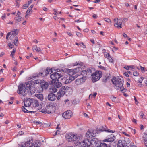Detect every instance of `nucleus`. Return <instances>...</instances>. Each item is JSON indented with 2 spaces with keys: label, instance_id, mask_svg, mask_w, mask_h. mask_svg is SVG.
Masks as SVG:
<instances>
[{
  "label": "nucleus",
  "instance_id": "nucleus-1",
  "mask_svg": "<svg viewBox=\"0 0 147 147\" xmlns=\"http://www.w3.org/2000/svg\"><path fill=\"white\" fill-rule=\"evenodd\" d=\"M28 90L31 94L35 93V87L30 81L20 84L18 87V93L24 96L28 93Z\"/></svg>",
  "mask_w": 147,
  "mask_h": 147
},
{
  "label": "nucleus",
  "instance_id": "nucleus-2",
  "mask_svg": "<svg viewBox=\"0 0 147 147\" xmlns=\"http://www.w3.org/2000/svg\"><path fill=\"white\" fill-rule=\"evenodd\" d=\"M122 78H114L112 79L113 83L114 85L115 88L117 89H120L121 92L125 90L123 87L124 81Z\"/></svg>",
  "mask_w": 147,
  "mask_h": 147
},
{
  "label": "nucleus",
  "instance_id": "nucleus-3",
  "mask_svg": "<svg viewBox=\"0 0 147 147\" xmlns=\"http://www.w3.org/2000/svg\"><path fill=\"white\" fill-rule=\"evenodd\" d=\"M70 88L67 86H65L61 88L57 94V98L58 100L60 99V98L66 93L69 92Z\"/></svg>",
  "mask_w": 147,
  "mask_h": 147
},
{
  "label": "nucleus",
  "instance_id": "nucleus-4",
  "mask_svg": "<svg viewBox=\"0 0 147 147\" xmlns=\"http://www.w3.org/2000/svg\"><path fill=\"white\" fill-rule=\"evenodd\" d=\"M65 137L68 141H72L74 142L75 144L76 142H78L80 140V137L77 136L76 135H74L72 133L66 134Z\"/></svg>",
  "mask_w": 147,
  "mask_h": 147
},
{
  "label": "nucleus",
  "instance_id": "nucleus-5",
  "mask_svg": "<svg viewBox=\"0 0 147 147\" xmlns=\"http://www.w3.org/2000/svg\"><path fill=\"white\" fill-rule=\"evenodd\" d=\"M92 80L93 82L98 81L102 76V72L100 71H97L93 74H92Z\"/></svg>",
  "mask_w": 147,
  "mask_h": 147
},
{
  "label": "nucleus",
  "instance_id": "nucleus-6",
  "mask_svg": "<svg viewBox=\"0 0 147 147\" xmlns=\"http://www.w3.org/2000/svg\"><path fill=\"white\" fill-rule=\"evenodd\" d=\"M80 140L75 144L76 146L79 147H88L90 145V143L88 139H85L82 141L80 142Z\"/></svg>",
  "mask_w": 147,
  "mask_h": 147
},
{
  "label": "nucleus",
  "instance_id": "nucleus-7",
  "mask_svg": "<svg viewBox=\"0 0 147 147\" xmlns=\"http://www.w3.org/2000/svg\"><path fill=\"white\" fill-rule=\"evenodd\" d=\"M58 72V71L57 72H54L50 75V78L52 79V80H54V81L58 80L62 76L61 74Z\"/></svg>",
  "mask_w": 147,
  "mask_h": 147
},
{
  "label": "nucleus",
  "instance_id": "nucleus-8",
  "mask_svg": "<svg viewBox=\"0 0 147 147\" xmlns=\"http://www.w3.org/2000/svg\"><path fill=\"white\" fill-rule=\"evenodd\" d=\"M62 116L65 119H69L72 116V113L70 110H67L62 114Z\"/></svg>",
  "mask_w": 147,
  "mask_h": 147
},
{
  "label": "nucleus",
  "instance_id": "nucleus-9",
  "mask_svg": "<svg viewBox=\"0 0 147 147\" xmlns=\"http://www.w3.org/2000/svg\"><path fill=\"white\" fill-rule=\"evenodd\" d=\"M53 108L54 106L53 105L50 104H47L45 109L46 111H44V113H51V111L53 110Z\"/></svg>",
  "mask_w": 147,
  "mask_h": 147
},
{
  "label": "nucleus",
  "instance_id": "nucleus-10",
  "mask_svg": "<svg viewBox=\"0 0 147 147\" xmlns=\"http://www.w3.org/2000/svg\"><path fill=\"white\" fill-rule=\"evenodd\" d=\"M86 80L83 77L78 78L76 79L74 81L75 84L76 85H80L82 84Z\"/></svg>",
  "mask_w": 147,
  "mask_h": 147
},
{
  "label": "nucleus",
  "instance_id": "nucleus-11",
  "mask_svg": "<svg viewBox=\"0 0 147 147\" xmlns=\"http://www.w3.org/2000/svg\"><path fill=\"white\" fill-rule=\"evenodd\" d=\"M79 70L78 68H76L74 69H69L68 73L70 76H74V75L77 73Z\"/></svg>",
  "mask_w": 147,
  "mask_h": 147
},
{
  "label": "nucleus",
  "instance_id": "nucleus-12",
  "mask_svg": "<svg viewBox=\"0 0 147 147\" xmlns=\"http://www.w3.org/2000/svg\"><path fill=\"white\" fill-rule=\"evenodd\" d=\"M78 74H76L75 76H70L68 79H67L64 82L65 84H67L74 80L78 76Z\"/></svg>",
  "mask_w": 147,
  "mask_h": 147
},
{
  "label": "nucleus",
  "instance_id": "nucleus-13",
  "mask_svg": "<svg viewBox=\"0 0 147 147\" xmlns=\"http://www.w3.org/2000/svg\"><path fill=\"white\" fill-rule=\"evenodd\" d=\"M50 84H54V87L57 88H59L62 85L61 83L58 80L55 81L52 80Z\"/></svg>",
  "mask_w": 147,
  "mask_h": 147
},
{
  "label": "nucleus",
  "instance_id": "nucleus-14",
  "mask_svg": "<svg viewBox=\"0 0 147 147\" xmlns=\"http://www.w3.org/2000/svg\"><path fill=\"white\" fill-rule=\"evenodd\" d=\"M115 138V137L113 135H112L111 136L110 138H109L107 139H105V140L107 141L108 143L109 142H111L109 144H108L109 147H111V145L113 143V141H114Z\"/></svg>",
  "mask_w": 147,
  "mask_h": 147
},
{
  "label": "nucleus",
  "instance_id": "nucleus-15",
  "mask_svg": "<svg viewBox=\"0 0 147 147\" xmlns=\"http://www.w3.org/2000/svg\"><path fill=\"white\" fill-rule=\"evenodd\" d=\"M57 98V96H56L55 94L53 93H49L48 96V99L49 100L54 101Z\"/></svg>",
  "mask_w": 147,
  "mask_h": 147
},
{
  "label": "nucleus",
  "instance_id": "nucleus-16",
  "mask_svg": "<svg viewBox=\"0 0 147 147\" xmlns=\"http://www.w3.org/2000/svg\"><path fill=\"white\" fill-rule=\"evenodd\" d=\"M42 71H43V72L41 71L39 73L36 74V76H34L35 77H39L46 76L47 75V74L45 70L44 69V70H43L42 69Z\"/></svg>",
  "mask_w": 147,
  "mask_h": 147
},
{
  "label": "nucleus",
  "instance_id": "nucleus-17",
  "mask_svg": "<svg viewBox=\"0 0 147 147\" xmlns=\"http://www.w3.org/2000/svg\"><path fill=\"white\" fill-rule=\"evenodd\" d=\"M32 99L28 98L26 101H25L24 103V106L29 107L30 105H32Z\"/></svg>",
  "mask_w": 147,
  "mask_h": 147
},
{
  "label": "nucleus",
  "instance_id": "nucleus-18",
  "mask_svg": "<svg viewBox=\"0 0 147 147\" xmlns=\"http://www.w3.org/2000/svg\"><path fill=\"white\" fill-rule=\"evenodd\" d=\"M94 131L90 129L88 130L86 134V136L88 138H90L91 136H94Z\"/></svg>",
  "mask_w": 147,
  "mask_h": 147
},
{
  "label": "nucleus",
  "instance_id": "nucleus-19",
  "mask_svg": "<svg viewBox=\"0 0 147 147\" xmlns=\"http://www.w3.org/2000/svg\"><path fill=\"white\" fill-rule=\"evenodd\" d=\"M32 105L34 107H37L39 105L38 102L36 100L32 99Z\"/></svg>",
  "mask_w": 147,
  "mask_h": 147
},
{
  "label": "nucleus",
  "instance_id": "nucleus-20",
  "mask_svg": "<svg viewBox=\"0 0 147 147\" xmlns=\"http://www.w3.org/2000/svg\"><path fill=\"white\" fill-rule=\"evenodd\" d=\"M41 86L43 89H47L48 87V83L43 81L41 84Z\"/></svg>",
  "mask_w": 147,
  "mask_h": 147
},
{
  "label": "nucleus",
  "instance_id": "nucleus-21",
  "mask_svg": "<svg viewBox=\"0 0 147 147\" xmlns=\"http://www.w3.org/2000/svg\"><path fill=\"white\" fill-rule=\"evenodd\" d=\"M107 127L105 126H102L101 127V128L100 129H97V131L98 133H100L101 132H102L103 131H105V130H107L106 128Z\"/></svg>",
  "mask_w": 147,
  "mask_h": 147
},
{
  "label": "nucleus",
  "instance_id": "nucleus-22",
  "mask_svg": "<svg viewBox=\"0 0 147 147\" xmlns=\"http://www.w3.org/2000/svg\"><path fill=\"white\" fill-rule=\"evenodd\" d=\"M35 97H37L41 101L43 100V97L42 94H35Z\"/></svg>",
  "mask_w": 147,
  "mask_h": 147
},
{
  "label": "nucleus",
  "instance_id": "nucleus-23",
  "mask_svg": "<svg viewBox=\"0 0 147 147\" xmlns=\"http://www.w3.org/2000/svg\"><path fill=\"white\" fill-rule=\"evenodd\" d=\"M40 145V142L36 141L35 144L33 143L31 145L28 147H38Z\"/></svg>",
  "mask_w": 147,
  "mask_h": 147
},
{
  "label": "nucleus",
  "instance_id": "nucleus-24",
  "mask_svg": "<svg viewBox=\"0 0 147 147\" xmlns=\"http://www.w3.org/2000/svg\"><path fill=\"white\" fill-rule=\"evenodd\" d=\"M97 142L98 141L95 138H94L90 142V144H91L93 146H94L95 144H96L97 143Z\"/></svg>",
  "mask_w": 147,
  "mask_h": 147
},
{
  "label": "nucleus",
  "instance_id": "nucleus-25",
  "mask_svg": "<svg viewBox=\"0 0 147 147\" xmlns=\"http://www.w3.org/2000/svg\"><path fill=\"white\" fill-rule=\"evenodd\" d=\"M32 49L33 51L34 52L35 50L37 52H38L41 50L40 48L39 47H38L36 45L34 46L33 47Z\"/></svg>",
  "mask_w": 147,
  "mask_h": 147
},
{
  "label": "nucleus",
  "instance_id": "nucleus-26",
  "mask_svg": "<svg viewBox=\"0 0 147 147\" xmlns=\"http://www.w3.org/2000/svg\"><path fill=\"white\" fill-rule=\"evenodd\" d=\"M124 145L121 140H119L117 147H124Z\"/></svg>",
  "mask_w": 147,
  "mask_h": 147
},
{
  "label": "nucleus",
  "instance_id": "nucleus-27",
  "mask_svg": "<svg viewBox=\"0 0 147 147\" xmlns=\"http://www.w3.org/2000/svg\"><path fill=\"white\" fill-rule=\"evenodd\" d=\"M29 142H22L21 144V147H25L28 146L29 144Z\"/></svg>",
  "mask_w": 147,
  "mask_h": 147
},
{
  "label": "nucleus",
  "instance_id": "nucleus-28",
  "mask_svg": "<svg viewBox=\"0 0 147 147\" xmlns=\"http://www.w3.org/2000/svg\"><path fill=\"white\" fill-rule=\"evenodd\" d=\"M22 17L20 16H17L15 18V22H18L21 20Z\"/></svg>",
  "mask_w": 147,
  "mask_h": 147
},
{
  "label": "nucleus",
  "instance_id": "nucleus-29",
  "mask_svg": "<svg viewBox=\"0 0 147 147\" xmlns=\"http://www.w3.org/2000/svg\"><path fill=\"white\" fill-rule=\"evenodd\" d=\"M11 33L10 35H13L14 36H15L16 35H17L18 34V32H17V30L16 29L14 31H12L11 32H10Z\"/></svg>",
  "mask_w": 147,
  "mask_h": 147
},
{
  "label": "nucleus",
  "instance_id": "nucleus-30",
  "mask_svg": "<svg viewBox=\"0 0 147 147\" xmlns=\"http://www.w3.org/2000/svg\"><path fill=\"white\" fill-rule=\"evenodd\" d=\"M43 81L41 80H38L34 81V83L35 84H41Z\"/></svg>",
  "mask_w": 147,
  "mask_h": 147
},
{
  "label": "nucleus",
  "instance_id": "nucleus-31",
  "mask_svg": "<svg viewBox=\"0 0 147 147\" xmlns=\"http://www.w3.org/2000/svg\"><path fill=\"white\" fill-rule=\"evenodd\" d=\"M45 71L47 74V75L49 74H51V73H53L52 69H50L47 68L45 69Z\"/></svg>",
  "mask_w": 147,
  "mask_h": 147
},
{
  "label": "nucleus",
  "instance_id": "nucleus-32",
  "mask_svg": "<svg viewBox=\"0 0 147 147\" xmlns=\"http://www.w3.org/2000/svg\"><path fill=\"white\" fill-rule=\"evenodd\" d=\"M93 69L92 68H88L87 69L86 71L87 72L88 76H89L90 74L92 73V70H93Z\"/></svg>",
  "mask_w": 147,
  "mask_h": 147
},
{
  "label": "nucleus",
  "instance_id": "nucleus-33",
  "mask_svg": "<svg viewBox=\"0 0 147 147\" xmlns=\"http://www.w3.org/2000/svg\"><path fill=\"white\" fill-rule=\"evenodd\" d=\"M143 138L145 142L147 140V130L144 133V134L143 136Z\"/></svg>",
  "mask_w": 147,
  "mask_h": 147
},
{
  "label": "nucleus",
  "instance_id": "nucleus-34",
  "mask_svg": "<svg viewBox=\"0 0 147 147\" xmlns=\"http://www.w3.org/2000/svg\"><path fill=\"white\" fill-rule=\"evenodd\" d=\"M99 147H109L108 144L104 143H101L99 146Z\"/></svg>",
  "mask_w": 147,
  "mask_h": 147
},
{
  "label": "nucleus",
  "instance_id": "nucleus-35",
  "mask_svg": "<svg viewBox=\"0 0 147 147\" xmlns=\"http://www.w3.org/2000/svg\"><path fill=\"white\" fill-rule=\"evenodd\" d=\"M81 74L82 75H83L84 76H88L86 70H83ZM86 77H87L88 76Z\"/></svg>",
  "mask_w": 147,
  "mask_h": 147
},
{
  "label": "nucleus",
  "instance_id": "nucleus-36",
  "mask_svg": "<svg viewBox=\"0 0 147 147\" xmlns=\"http://www.w3.org/2000/svg\"><path fill=\"white\" fill-rule=\"evenodd\" d=\"M114 22H115V24H114V26H118V24L119 23V22H120V21L118 20H117L116 19H115L114 20Z\"/></svg>",
  "mask_w": 147,
  "mask_h": 147
},
{
  "label": "nucleus",
  "instance_id": "nucleus-37",
  "mask_svg": "<svg viewBox=\"0 0 147 147\" xmlns=\"http://www.w3.org/2000/svg\"><path fill=\"white\" fill-rule=\"evenodd\" d=\"M55 87H54V88H52L51 89V92H52L53 93H55L56 92H57V89L55 88Z\"/></svg>",
  "mask_w": 147,
  "mask_h": 147
},
{
  "label": "nucleus",
  "instance_id": "nucleus-38",
  "mask_svg": "<svg viewBox=\"0 0 147 147\" xmlns=\"http://www.w3.org/2000/svg\"><path fill=\"white\" fill-rule=\"evenodd\" d=\"M18 40V38L16 36L15 37V39L14 41V44L16 46L17 45V42Z\"/></svg>",
  "mask_w": 147,
  "mask_h": 147
},
{
  "label": "nucleus",
  "instance_id": "nucleus-39",
  "mask_svg": "<svg viewBox=\"0 0 147 147\" xmlns=\"http://www.w3.org/2000/svg\"><path fill=\"white\" fill-rule=\"evenodd\" d=\"M22 111L24 113H26L27 112H28V110L25 108L24 106H22Z\"/></svg>",
  "mask_w": 147,
  "mask_h": 147
},
{
  "label": "nucleus",
  "instance_id": "nucleus-40",
  "mask_svg": "<svg viewBox=\"0 0 147 147\" xmlns=\"http://www.w3.org/2000/svg\"><path fill=\"white\" fill-rule=\"evenodd\" d=\"M16 50L15 49H13L12 51L11 52V56L12 57H13V56L14 55V54L15 53V51H16Z\"/></svg>",
  "mask_w": 147,
  "mask_h": 147
},
{
  "label": "nucleus",
  "instance_id": "nucleus-41",
  "mask_svg": "<svg viewBox=\"0 0 147 147\" xmlns=\"http://www.w3.org/2000/svg\"><path fill=\"white\" fill-rule=\"evenodd\" d=\"M122 24V22L121 21H120V22H119V23L118 24V26H117V28H121L122 27L121 26Z\"/></svg>",
  "mask_w": 147,
  "mask_h": 147
},
{
  "label": "nucleus",
  "instance_id": "nucleus-42",
  "mask_svg": "<svg viewBox=\"0 0 147 147\" xmlns=\"http://www.w3.org/2000/svg\"><path fill=\"white\" fill-rule=\"evenodd\" d=\"M133 75L134 76H138L139 74L137 71H135L133 72Z\"/></svg>",
  "mask_w": 147,
  "mask_h": 147
},
{
  "label": "nucleus",
  "instance_id": "nucleus-43",
  "mask_svg": "<svg viewBox=\"0 0 147 147\" xmlns=\"http://www.w3.org/2000/svg\"><path fill=\"white\" fill-rule=\"evenodd\" d=\"M107 58L109 60L110 62H113V60L110 55L109 56H108Z\"/></svg>",
  "mask_w": 147,
  "mask_h": 147
},
{
  "label": "nucleus",
  "instance_id": "nucleus-44",
  "mask_svg": "<svg viewBox=\"0 0 147 147\" xmlns=\"http://www.w3.org/2000/svg\"><path fill=\"white\" fill-rule=\"evenodd\" d=\"M131 67V66H126L124 67V68L127 70H129L130 69V68Z\"/></svg>",
  "mask_w": 147,
  "mask_h": 147
},
{
  "label": "nucleus",
  "instance_id": "nucleus-45",
  "mask_svg": "<svg viewBox=\"0 0 147 147\" xmlns=\"http://www.w3.org/2000/svg\"><path fill=\"white\" fill-rule=\"evenodd\" d=\"M97 95V93L96 92L94 93L92 95L91 94H90L89 96V98H90L91 96H94V97H95Z\"/></svg>",
  "mask_w": 147,
  "mask_h": 147
},
{
  "label": "nucleus",
  "instance_id": "nucleus-46",
  "mask_svg": "<svg viewBox=\"0 0 147 147\" xmlns=\"http://www.w3.org/2000/svg\"><path fill=\"white\" fill-rule=\"evenodd\" d=\"M28 6V4H26L23 5L22 7L23 8L26 9L27 8Z\"/></svg>",
  "mask_w": 147,
  "mask_h": 147
},
{
  "label": "nucleus",
  "instance_id": "nucleus-47",
  "mask_svg": "<svg viewBox=\"0 0 147 147\" xmlns=\"http://www.w3.org/2000/svg\"><path fill=\"white\" fill-rule=\"evenodd\" d=\"M144 79L143 77H141V78L139 79L138 82L140 83H141L143 81V80Z\"/></svg>",
  "mask_w": 147,
  "mask_h": 147
},
{
  "label": "nucleus",
  "instance_id": "nucleus-48",
  "mask_svg": "<svg viewBox=\"0 0 147 147\" xmlns=\"http://www.w3.org/2000/svg\"><path fill=\"white\" fill-rule=\"evenodd\" d=\"M104 20L106 22L109 23L111 22V20L109 18H105Z\"/></svg>",
  "mask_w": 147,
  "mask_h": 147
},
{
  "label": "nucleus",
  "instance_id": "nucleus-49",
  "mask_svg": "<svg viewBox=\"0 0 147 147\" xmlns=\"http://www.w3.org/2000/svg\"><path fill=\"white\" fill-rule=\"evenodd\" d=\"M76 35L79 37H81L82 36V35L79 32H78L76 33Z\"/></svg>",
  "mask_w": 147,
  "mask_h": 147
},
{
  "label": "nucleus",
  "instance_id": "nucleus-50",
  "mask_svg": "<svg viewBox=\"0 0 147 147\" xmlns=\"http://www.w3.org/2000/svg\"><path fill=\"white\" fill-rule=\"evenodd\" d=\"M109 56L110 55L109 54L107 53H106L104 54V56L106 58H107V57Z\"/></svg>",
  "mask_w": 147,
  "mask_h": 147
},
{
  "label": "nucleus",
  "instance_id": "nucleus-51",
  "mask_svg": "<svg viewBox=\"0 0 147 147\" xmlns=\"http://www.w3.org/2000/svg\"><path fill=\"white\" fill-rule=\"evenodd\" d=\"M98 67L100 69H102V70H105L106 69V68L105 67H104L103 66H102L101 65L99 66H98Z\"/></svg>",
  "mask_w": 147,
  "mask_h": 147
},
{
  "label": "nucleus",
  "instance_id": "nucleus-52",
  "mask_svg": "<svg viewBox=\"0 0 147 147\" xmlns=\"http://www.w3.org/2000/svg\"><path fill=\"white\" fill-rule=\"evenodd\" d=\"M32 10L31 9H30V8H28L27 11H26V13L27 14H28L31 11H32Z\"/></svg>",
  "mask_w": 147,
  "mask_h": 147
},
{
  "label": "nucleus",
  "instance_id": "nucleus-53",
  "mask_svg": "<svg viewBox=\"0 0 147 147\" xmlns=\"http://www.w3.org/2000/svg\"><path fill=\"white\" fill-rule=\"evenodd\" d=\"M106 132H110V133H114L115 132V131H113V130H111L110 129H108L107 130H105Z\"/></svg>",
  "mask_w": 147,
  "mask_h": 147
},
{
  "label": "nucleus",
  "instance_id": "nucleus-54",
  "mask_svg": "<svg viewBox=\"0 0 147 147\" xmlns=\"http://www.w3.org/2000/svg\"><path fill=\"white\" fill-rule=\"evenodd\" d=\"M108 78H105H105H104L103 79V82H106L107 80H108Z\"/></svg>",
  "mask_w": 147,
  "mask_h": 147
},
{
  "label": "nucleus",
  "instance_id": "nucleus-55",
  "mask_svg": "<svg viewBox=\"0 0 147 147\" xmlns=\"http://www.w3.org/2000/svg\"><path fill=\"white\" fill-rule=\"evenodd\" d=\"M110 76V74L109 73H108L107 74V75H106L105 77L106 78H108V79H109V77Z\"/></svg>",
  "mask_w": 147,
  "mask_h": 147
},
{
  "label": "nucleus",
  "instance_id": "nucleus-56",
  "mask_svg": "<svg viewBox=\"0 0 147 147\" xmlns=\"http://www.w3.org/2000/svg\"><path fill=\"white\" fill-rule=\"evenodd\" d=\"M140 116L142 117V118H143V116L144 115V114L141 111L140 113Z\"/></svg>",
  "mask_w": 147,
  "mask_h": 147
},
{
  "label": "nucleus",
  "instance_id": "nucleus-57",
  "mask_svg": "<svg viewBox=\"0 0 147 147\" xmlns=\"http://www.w3.org/2000/svg\"><path fill=\"white\" fill-rule=\"evenodd\" d=\"M116 98L114 96H112L111 98V99L113 101H115V100Z\"/></svg>",
  "mask_w": 147,
  "mask_h": 147
},
{
  "label": "nucleus",
  "instance_id": "nucleus-58",
  "mask_svg": "<svg viewBox=\"0 0 147 147\" xmlns=\"http://www.w3.org/2000/svg\"><path fill=\"white\" fill-rule=\"evenodd\" d=\"M10 34H11V33H8L6 35V39L7 40L8 39V37H9V36L10 35Z\"/></svg>",
  "mask_w": 147,
  "mask_h": 147
},
{
  "label": "nucleus",
  "instance_id": "nucleus-59",
  "mask_svg": "<svg viewBox=\"0 0 147 147\" xmlns=\"http://www.w3.org/2000/svg\"><path fill=\"white\" fill-rule=\"evenodd\" d=\"M9 46L11 48H12L13 47V45L12 44L10 43L8 44Z\"/></svg>",
  "mask_w": 147,
  "mask_h": 147
},
{
  "label": "nucleus",
  "instance_id": "nucleus-60",
  "mask_svg": "<svg viewBox=\"0 0 147 147\" xmlns=\"http://www.w3.org/2000/svg\"><path fill=\"white\" fill-rule=\"evenodd\" d=\"M5 17H6V14H4L2 16V18L3 19V20H4V19L5 18Z\"/></svg>",
  "mask_w": 147,
  "mask_h": 147
},
{
  "label": "nucleus",
  "instance_id": "nucleus-61",
  "mask_svg": "<svg viewBox=\"0 0 147 147\" xmlns=\"http://www.w3.org/2000/svg\"><path fill=\"white\" fill-rule=\"evenodd\" d=\"M15 37V36L13 35H11L9 37V38L11 40H12Z\"/></svg>",
  "mask_w": 147,
  "mask_h": 147
},
{
  "label": "nucleus",
  "instance_id": "nucleus-62",
  "mask_svg": "<svg viewBox=\"0 0 147 147\" xmlns=\"http://www.w3.org/2000/svg\"><path fill=\"white\" fill-rule=\"evenodd\" d=\"M23 134H24V132H23V131H20V132H19L18 133V135H22Z\"/></svg>",
  "mask_w": 147,
  "mask_h": 147
},
{
  "label": "nucleus",
  "instance_id": "nucleus-63",
  "mask_svg": "<svg viewBox=\"0 0 147 147\" xmlns=\"http://www.w3.org/2000/svg\"><path fill=\"white\" fill-rule=\"evenodd\" d=\"M124 75L126 77H128L129 76V75L128 74V73L126 72H125L124 73Z\"/></svg>",
  "mask_w": 147,
  "mask_h": 147
},
{
  "label": "nucleus",
  "instance_id": "nucleus-64",
  "mask_svg": "<svg viewBox=\"0 0 147 147\" xmlns=\"http://www.w3.org/2000/svg\"><path fill=\"white\" fill-rule=\"evenodd\" d=\"M92 17H93L94 18H97V16L95 14H94L93 16H92Z\"/></svg>",
  "mask_w": 147,
  "mask_h": 147
}]
</instances>
